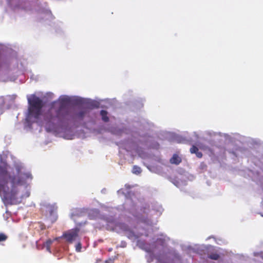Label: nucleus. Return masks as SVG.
I'll return each instance as SVG.
<instances>
[{
    "label": "nucleus",
    "mask_w": 263,
    "mask_h": 263,
    "mask_svg": "<svg viewBox=\"0 0 263 263\" xmlns=\"http://www.w3.org/2000/svg\"><path fill=\"white\" fill-rule=\"evenodd\" d=\"M29 104L26 121L28 123H36L45 127L47 131L55 129L65 128L72 118L71 111L67 105L71 101L70 97L63 95L58 100L53 102L48 111L43 114V103L34 95L27 96Z\"/></svg>",
    "instance_id": "obj_1"
},
{
    "label": "nucleus",
    "mask_w": 263,
    "mask_h": 263,
    "mask_svg": "<svg viewBox=\"0 0 263 263\" xmlns=\"http://www.w3.org/2000/svg\"><path fill=\"white\" fill-rule=\"evenodd\" d=\"M32 176L22 165L12 170L5 162L0 161V196L7 203H16L30 195Z\"/></svg>",
    "instance_id": "obj_2"
},
{
    "label": "nucleus",
    "mask_w": 263,
    "mask_h": 263,
    "mask_svg": "<svg viewBox=\"0 0 263 263\" xmlns=\"http://www.w3.org/2000/svg\"><path fill=\"white\" fill-rule=\"evenodd\" d=\"M119 195H123L126 198L124 208L133 213L134 215L137 217L140 221L145 223L148 225H152L156 221V217H153L154 211H149L148 210H140L136 213H134V205L133 204L130 198L127 197V195L129 194V187L126 185L124 188L121 189L118 191Z\"/></svg>",
    "instance_id": "obj_3"
},
{
    "label": "nucleus",
    "mask_w": 263,
    "mask_h": 263,
    "mask_svg": "<svg viewBox=\"0 0 263 263\" xmlns=\"http://www.w3.org/2000/svg\"><path fill=\"white\" fill-rule=\"evenodd\" d=\"M72 114V118L69 121L67 125L66 128L64 129H53L51 132L57 133V134H60L61 136L66 139H72L73 134L71 131L70 124L71 123L82 120L87 114V110L85 109H80L75 112L71 111Z\"/></svg>",
    "instance_id": "obj_4"
},
{
    "label": "nucleus",
    "mask_w": 263,
    "mask_h": 263,
    "mask_svg": "<svg viewBox=\"0 0 263 263\" xmlns=\"http://www.w3.org/2000/svg\"><path fill=\"white\" fill-rule=\"evenodd\" d=\"M43 209L45 212L46 216L51 221L54 222L57 218L56 213L57 207L55 203L50 204L44 203L43 204Z\"/></svg>",
    "instance_id": "obj_5"
},
{
    "label": "nucleus",
    "mask_w": 263,
    "mask_h": 263,
    "mask_svg": "<svg viewBox=\"0 0 263 263\" xmlns=\"http://www.w3.org/2000/svg\"><path fill=\"white\" fill-rule=\"evenodd\" d=\"M79 232V229L78 228L71 229L64 232L62 237L64 238L67 242L71 243L77 240Z\"/></svg>",
    "instance_id": "obj_6"
},
{
    "label": "nucleus",
    "mask_w": 263,
    "mask_h": 263,
    "mask_svg": "<svg viewBox=\"0 0 263 263\" xmlns=\"http://www.w3.org/2000/svg\"><path fill=\"white\" fill-rule=\"evenodd\" d=\"M158 261L160 263H177V259L173 257L171 254H163L158 258Z\"/></svg>",
    "instance_id": "obj_7"
},
{
    "label": "nucleus",
    "mask_w": 263,
    "mask_h": 263,
    "mask_svg": "<svg viewBox=\"0 0 263 263\" xmlns=\"http://www.w3.org/2000/svg\"><path fill=\"white\" fill-rule=\"evenodd\" d=\"M84 213L83 210L81 209H74L71 211L70 216L76 222V218L80 217L84 215Z\"/></svg>",
    "instance_id": "obj_8"
},
{
    "label": "nucleus",
    "mask_w": 263,
    "mask_h": 263,
    "mask_svg": "<svg viewBox=\"0 0 263 263\" xmlns=\"http://www.w3.org/2000/svg\"><path fill=\"white\" fill-rule=\"evenodd\" d=\"M190 152L192 154H195L196 156L198 158H201L202 156V154L198 151V148L194 145L192 146L190 148Z\"/></svg>",
    "instance_id": "obj_9"
},
{
    "label": "nucleus",
    "mask_w": 263,
    "mask_h": 263,
    "mask_svg": "<svg viewBox=\"0 0 263 263\" xmlns=\"http://www.w3.org/2000/svg\"><path fill=\"white\" fill-rule=\"evenodd\" d=\"M167 240V238L166 237L162 235L157 239L156 243L157 245H161L164 246L166 243Z\"/></svg>",
    "instance_id": "obj_10"
},
{
    "label": "nucleus",
    "mask_w": 263,
    "mask_h": 263,
    "mask_svg": "<svg viewBox=\"0 0 263 263\" xmlns=\"http://www.w3.org/2000/svg\"><path fill=\"white\" fill-rule=\"evenodd\" d=\"M171 163L178 164L181 162V158L177 155H174L170 159Z\"/></svg>",
    "instance_id": "obj_11"
},
{
    "label": "nucleus",
    "mask_w": 263,
    "mask_h": 263,
    "mask_svg": "<svg viewBox=\"0 0 263 263\" xmlns=\"http://www.w3.org/2000/svg\"><path fill=\"white\" fill-rule=\"evenodd\" d=\"M100 115L102 118V120L104 122H107L108 121V117L107 116V112L105 110H101L100 111Z\"/></svg>",
    "instance_id": "obj_12"
},
{
    "label": "nucleus",
    "mask_w": 263,
    "mask_h": 263,
    "mask_svg": "<svg viewBox=\"0 0 263 263\" xmlns=\"http://www.w3.org/2000/svg\"><path fill=\"white\" fill-rule=\"evenodd\" d=\"M52 240L51 239L48 240L44 244V247L46 249V250L49 252H50V246L51 244L52 243Z\"/></svg>",
    "instance_id": "obj_13"
},
{
    "label": "nucleus",
    "mask_w": 263,
    "mask_h": 263,
    "mask_svg": "<svg viewBox=\"0 0 263 263\" xmlns=\"http://www.w3.org/2000/svg\"><path fill=\"white\" fill-rule=\"evenodd\" d=\"M141 168L137 166H134L133 167V171H132V172L134 173V174H139L141 173Z\"/></svg>",
    "instance_id": "obj_14"
},
{
    "label": "nucleus",
    "mask_w": 263,
    "mask_h": 263,
    "mask_svg": "<svg viewBox=\"0 0 263 263\" xmlns=\"http://www.w3.org/2000/svg\"><path fill=\"white\" fill-rule=\"evenodd\" d=\"M76 251L77 252H81L82 249V244L80 242H78L75 246Z\"/></svg>",
    "instance_id": "obj_15"
},
{
    "label": "nucleus",
    "mask_w": 263,
    "mask_h": 263,
    "mask_svg": "<svg viewBox=\"0 0 263 263\" xmlns=\"http://www.w3.org/2000/svg\"><path fill=\"white\" fill-rule=\"evenodd\" d=\"M7 239V236L2 233H0V242L5 241Z\"/></svg>",
    "instance_id": "obj_16"
},
{
    "label": "nucleus",
    "mask_w": 263,
    "mask_h": 263,
    "mask_svg": "<svg viewBox=\"0 0 263 263\" xmlns=\"http://www.w3.org/2000/svg\"><path fill=\"white\" fill-rule=\"evenodd\" d=\"M193 140H194V141H196L197 139H198V138H199V135L197 134V133H196V132L193 133Z\"/></svg>",
    "instance_id": "obj_17"
},
{
    "label": "nucleus",
    "mask_w": 263,
    "mask_h": 263,
    "mask_svg": "<svg viewBox=\"0 0 263 263\" xmlns=\"http://www.w3.org/2000/svg\"><path fill=\"white\" fill-rule=\"evenodd\" d=\"M254 255L255 256H259L261 258L263 259V252H256V253H254Z\"/></svg>",
    "instance_id": "obj_18"
},
{
    "label": "nucleus",
    "mask_w": 263,
    "mask_h": 263,
    "mask_svg": "<svg viewBox=\"0 0 263 263\" xmlns=\"http://www.w3.org/2000/svg\"><path fill=\"white\" fill-rule=\"evenodd\" d=\"M215 260L218 259L220 258V256L218 255L215 252V257H214Z\"/></svg>",
    "instance_id": "obj_19"
},
{
    "label": "nucleus",
    "mask_w": 263,
    "mask_h": 263,
    "mask_svg": "<svg viewBox=\"0 0 263 263\" xmlns=\"http://www.w3.org/2000/svg\"><path fill=\"white\" fill-rule=\"evenodd\" d=\"M4 104V100L3 98H0V107H1Z\"/></svg>",
    "instance_id": "obj_20"
},
{
    "label": "nucleus",
    "mask_w": 263,
    "mask_h": 263,
    "mask_svg": "<svg viewBox=\"0 0 263 263\" xmlns=\"http://www.w3.org/2000/svg\"><path fill=\"white\" fill-rule=\"evenodd\" d=\"M113 262H114V261L111 259L106 261V263H113Z\"/></svg>",
    "instance_id": "obj_21"
},
{
    "label": "nucleus",
    "mask_w": 263,
    "mask_h": 263,
    "mask_svg": "<svg viewBox=\"0 0 263 263\" xmlns=\"http://www.w3.org/2000/svg\"><path fill=\"white\" fill-rule=\"evenodd\" d=\"M3 48V46L0 44V50ZM2 66V61L1 59L0 58V67Z\"/></svg>",
    "instance_id": "obj_22"
},
{
    "label": "nucleus",
    "mask_w": 263,
    "mask_h": 263,
    "mask_svg": "<svg viewBox=\"0 0 263 263\" xmlns=\"http://www.w3.org/2000/svg\"><path fill=\"white\" fill-rule=\"evenodd\" d=\"M200 148L203 150H205V151H206L208 149V147H205V146H201Z\"/></svg>",
    "instance_id": "obj_23"
},
{
    "label": "nucleus",
    "mask_w": 263,
    "mask_h": 263,
    "mask_svg": "<svg viewBox=\"0 0 263 263\" xmlns=\"http://www.w3.org/2000/svg\"><path fill=\"white\" fill-rule=\"evenodd\" d=\"M139 155L141 157H142V158H143V157H144V156H143L142 154L141 153H140V152H139Z\"/></svg>",
    "instance_id": "obj_24"
},
{
    "label": "nucleus",
    "mask_w": 263,
    "mask_h": 263,
    "mask_svg": "<svg viewBox=\"0 0 263 263\" xmlns=\"http://www.w3.org/2000/svg\"><path fill=\"white\" fill-rule=\"evenodd\" d=\"M59 238H55V240H58V239H59Z\"/></svg>",
    "instance_id": "obj_25"
},
{
    "label": "nucleus",
    "mask_w": 263,
    "mask_h": 263,
    "mask_svg": "<svg viewBox=\"0 0 263 263\" xmlns=\"http://www.w3.org/2000/svg\"><path fill=\"white\" fill-rule=\"evenodd\" d=\"M216 135H217V134H216V133H215V134H214L215 137Z\"/></svg>",
    "instance_id": "obj_26"
},
{
    "label": "nucleus",
    "mask_w": 263,
    "mask_h": 263,
    "mask_svg": "<svg viewBox=\"0 0 263 263\" xmlns=\"http://www.w3.org/2000/svg\"><path fill=\"white\" fill-rule=\"evenodd\" d=\"M262 204H263V201H262Z\"/></svg>",
    "instance_id": "obj_27"
},
{
    "label": "nucleus",
    "mask_w": 263,
    "mask_h": 263,
    "mask_svg": "<svg viewBox=\"0 0 263 263\" xmlns=\"http://www.w3.org/2000/svg\"><path fill=\"white\" fill-rule=\"evenodd\" d=\"M262 216H263V215H262Z\"/></svg>",
    "instance_id": "obj_28"
}]
</instances>
